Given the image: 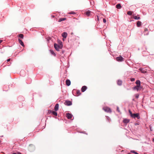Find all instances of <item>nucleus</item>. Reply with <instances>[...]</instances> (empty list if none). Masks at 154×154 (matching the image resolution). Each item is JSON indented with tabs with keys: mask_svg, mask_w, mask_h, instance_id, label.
<instances>
[{
	"mask_svg": "<svg viewBox=\"0 0 154 154\" xmlns=\"http://www.w3.org/2000/svg\"><path fill=\"white\" fill-rule=\"evenodd\" d=\"M103 22L104 23H106V20L105 19H103Z\"/></svg>",
	"mask_w": 154,
	"mask_h": 154,
	"instance_id": "nucleus-35",
	"label": "nucleus"
},
{
	"mask_svg": "<svg viewBox=\"0 0 154 154\" xmlns=\"http://www.w3.org/2000/svg\"><path fill=\"white\" fill-rule=\"evenodd\" d=\"M91 12L90 11H87L85 12V14L88 16H89L90 15Z\"/></svg>",
	"mask_w": 154,
	"mask_h": 154,
	"instance_id": "nucleus-13",
	"label": "nucleus"
},
{
	"mask_svg": "<svg viewBox=\"0 0 154 154\" xmlns=\"http://www.w3.org/2000/svg\"><path fill=\"white\" fill-rule=\"evenodd\" d=\"M66 116L67 117V113H66Z\"/></svg>",
	"mask_w": 154,
	"mask_h": 154,
	"instance_id": "nucleus-40",
	"label": "nucleus"
},
{
	"mask_svg": "<svg viewBox=\"0 0 154 154\" xmlns=\"http://www.w3.org/2000/svg\"><path fill=\"white\" fill-rule=\"evenodd\" d=\"M35 149V146L34 145L32 144H30L28 147V149L30 151H33Z\"/></svg>",
	"mask_w": 154,
	"mask_h": 154,
	"instance_id": "nucleus-3",
	"label": "nucleus"
},
{
	"mask_svg": "<svg viewBox=\"0 0 154 154\" xmlns=\"http://www.w3.org/2000/svg\"><path fill=\"white\" fill-rule=\"evenodd\" d=\"M140 88V86H139V87H137V85L134 88V90H137V91H138L139 90Z\"/></svg>",
	"mask_w": 154,
	"mask_h": 154,
	"instance_id": "nucleus-22",
	"label": "nucleus"
},
{
	"mask_svg": "<svg viewBox=\"0 0 154 154\" xmlns=\"http://www.w3.org/2000/svg\"><path fill=\"white\" fill-rule=\"evenodd\" d=\"M68 14H75V13L74 12L72 11L68 13Z\"/></svg>",
	"mask_w": 154,
	"mask_h": 154,
	"instance_id": "nucleus-29",
	"label": "nucleus"
},
{
	"mask_svg": "<svg viewBox=\"0 0 154 154\" xmlns=\"http://www.w3.org/2000/svg\"><path fill=\"white\" fill-rule=\"evenodd\" d=\"M148 31V29L146 28H145L144 29V32H146V31Z\"/></svg>",
	"mask_w": 154,
	"mask_h": 154,
	"instance_id": "nucleus-33",
	"label": "nucleus"
},
{
	"mask_svg": "<svg viewBox=\"0 0 154 154\" xmlns=\"http://www.w3.org/2000/svg\"><path fill=\"white\" fill-rule=\"evenodd\" d=\"M51 113L54 115L57 116V112L54 111H51Z\"/></svg>",
	"mask_w": 154,
	"mask_h": 154,
	"instance_id": "nucleus-18",
	"label": "nucleus"
},
{
	"mask_svg": "<svg viewBox=\"0 0 154 154\" xmlns=\"http://www.w3.org/2000/svg\"><path fill=\"white\" fill-rule=\"evenodd\" d=\"M76 93L78 96L80 95L81 94L79 90H77Z\"/></svg>",
	"mask_w": 154,
	"mask_h": 154,
	"instance_id": "nucleus-20",
	"label": "nucleus"
},
{
	"mask_svg": "<svg viewBox=\"0 0 154 154\" xmlns=\"http://www.w3.org/2000/svg\"><path fill=\"white\" fill-rule=\"evenodd\" d=\"M148 34H149L148 33H146V35H148Z\"/></svg>",
	"mask_w": 154,
	"mask_h": 154,
	"instance_id": "nucleus-42",
	"label": "nucleus"
},
{
	"mask_svg": "<svg viewBox=\"0 0 154 154\" xmlns=\"http://www.w3.org/2000/svg\"><path fill=\"white\" fill-rule=\"evenodd\" d=\"M106 118L108 120L109 122L110 121V118L108 116H106Z\"/></svg>",
	"mask_w": 154,
	"mask_h": 154,
	"instance_id": "nucleus-28",
	"label": "nucleus"
},
{
	"mask_svg": "<svg viewBox=\"0 0 154 154\" xmlns=\"http://www.w3.org/2000/svg\"><path fill=\"white\" fill-rule=\"evenodd\" d=\"M131 152L134 153L135 154H139L138 153H137V152H135L134 150H131Z\"/></svg>",
	"mask_w": 154,
	"mask_h": 154,
	"instance_id": "nucleus-25",
	"label": "nucleus"
},
{
	"mask_svg": "<svg viewBox=\"0 0 154 154\" xmlns=\"http://www.w3.org/2000/svg\"><path fill=\"white\" fill-rule=\"evenodd\" d=\"M72 104V102L71 101H68V106H70Z\"/></svg>",
	"mask_w": 154,
	"mask_h": 154,
	"instance_id": "nucleus-26",
	"label": "nucleus"
},
{
	"mask_svg": "<svg viewBox=\"0 0 154 154\" xmlns=\"http://www.w3.org/2000/svg\"><path fill=\"white\" fill-rule=\"evenodd\" d=\"M134 80H135V79H134V78H131V81L132 82H134Z\"/></svg>",
	"mask_w": 154,
	"mask_h": 154,
	"instance_id": "nucleus-32",
	"label": "nucleus"
},
{
	"mask_svg": "<svg viewBox=\"0 0 154 154\" xmlns=\"http://www.w3.org/2000/svg\"><path fill=\"white\" fill-rule=\"evenodd\" d=\"M97 19L98 21L99 20V17L98 16H97Z\"/></svg>",
	"mask_w": 154,
	"mask_h": 154,
	"instance_id": "nucleus-38",
	"label": "nucleus"
},
{
	"mask_svg": "<svg viewBox=\"0 0 154 154\" xmlns=\"http://www.w3.org/2000/svg\"><path fill=\"white\" fill-rule=\"evenodd\" d=\"M10 60H11V59L10 58L9 59H8L7 60V62H9V61H10Z\"/></svg>",
	"mask_w": 154,
	"mask_h": 154,
	"instance_id": "nucleus-37",
	"label": "nucleus"
},
{
	"mask_svg": "<svg viewBox=\"0 0 154 154\" xmlns=\"http://www.w3.org/2000/svg\"><path fill=\"white\" fill-rule=\"evenodd\" d=\"M87 88V87L86 86H83L81 88V91L82 92H84Z\"/></svg>",
	"mask_w": 154,
	"mask_h": 154,
	"instance_id": "nucleus-9",
	"label": "nucleus"
},
{
	"mask_svg": "<svg viewBox=\"0 0 154 154\" xmlns=\"http://www.w3.org/2000/svg\"><path fill=\"white\" fill-rule=\"evenodd\" d=\"M50 53H51V54L53 55H54V56H55L56 55V54H55L54 53V52L52 50H50Z\"/></svg>",
	"mask_w": 154,
	"mask_h": 154,
	"instance_id": "nucleus-24",
	"label": "nucleus"
},
{
	"mask_svg": "<svg viewBox=\"0 0 154 154\" xmlns=\"http://www.w3.org/2000/svg\"><path fill=\"white\" fill-rule=\"evenodd\" d=\"M133 12L131 11H128L127 12V14L129 15H131L132 14Z\"/></svg>",
	"mask_w": 154,
	"mask_h": 154,
	"instance_id": "nucleus-23",
	"label": "nucleus"
},
{
	"mask_svg": "<svg viewBox=\"0 0 154 154\" xmlns=\"http://www.w3.org/2000/svg\"><path fill=\"white\" fill-rule=\"evenodd\" d=\"M117 110L119 112H120V110L119 109V108L118 106H117Z\"/></svg>",
	"mask_w": 154,
	"mask_h": 154,
	"instance_id": "nucleus-31",
	"label": "nucleus"
},
{
	"mask_svg": "<svg viewBox=\"0 0 154 154\" xmlns=\"http://www.w3.org/2000/svg\"><path fill=\"white\" fill-rule=\"evenodd\" d=\"M139 70L140 71L142 72V73H145L146 72V71H145V70H144L143 69H142V68H140L139 69Z\"/></svg>",
	"mask_w": 154,
	"mask_h": 154,
	"instance_id": "nucleus-21",
	"label": "nucleus"
},
{
	"mask_svg": "<svg viewBox=\"0 0 154 154\" xmlns=\"http://www.w3.org/2000/svg\"><path fill=\"white\" fill-rule=\"evenodd\" d=\"M150 129L151 130V128H150Z\"/></svg>",
	"mask_w": 154,
	"mask_h": 154,
	"instance_id": "nucleus-47",
	"label": "nucleus"
},
{
	"mask_svg": "<svg viewBox=\"0 0 154 154\" xmlns=\"http://www.w3.org/2000/svg\"><path fill=\"white\" fill-rule=\"evenodd\" d=\"M74 117L73 116L69 113H68V119H71L73 120L74 119Z\"/></svg>",
	"mask_w": 154,
	"mask_h": 154,
	"instance_id": "nucleus-7",
	"label": "nucleus"
},
{
	"mask_svg": "<svg viewBox=\"0 0 154 154\" xmlns=\"http://www.w3.org/2000/svg\"><path fill=\"white\" fill-rule=\"evenodd\" d=\"M66 85H67V79L66 80Z\"/></svg>",
	"mask_w": 154,
	"mask_h": 154,
	"instance_id": "nucleus-36",
	"label": "nucleus"
},
{
	"mask_svg": "<svg viewBox=\"0 0 154 154\" xmlns=\"http://www.w3.org/2000/svg\"><path fill=\"white\" fill-rule=\"evenodd\" d=\"M2 42V40H0V43H1Z\"/></svg>",
	"mask_w": 154,
	"mask_h": 154,
	"instance_id": "nucleus-41",
	"label": "nucleus"
},
{
	"mask_svg": "<svg viewBox=\"0 0 154 154\" xmlns=\"http://www.w3.org/2000/svg\"><path fill=\"white\" fill-rule=\"evenodd\" d=\"M129 112L130 114L131 117L134 119L137 118V119H139L140 118V115L139 113H132L130 110H129Z\"/></svg>",
	"mask_w": 154,
	"mask_h": 154,
	"instance_id": "nucleus-1",
	"label": "nucleus"
},
{
	"mask_svg": "<svg viewBox=\"0 0 154 154\" xmlns=\"http://www.w3.org/2000/svg\"><path fill=\"white\" fill-rule=\"evenodd\" d=\"M136 83L137 85V87H139V86H140V81L139 80H137L136 82Z\"/></svg>",
	"mask_w": 154,
	"mask_h": 154,
	"instance_id": "nucleus-10",
	"label": "nucleus"
},
{
	"mask_svg": "<svg viewBox=\"0 0 154 154\" xmlns=\"http://www.w3.org/2000/svg\"><path fill=\"white\" fill-rule=\"evenodd\" d=\"M153 141H154V138L153 139Z\"/></svg>",
	"mask_w": 154,
	"mask_h": 154,
	"instance_id": "nucleus-43",
	"label": "nucleus"
},
{
	"mask_svg": "<svg viewBox=\"0 0 154 154\" xmlns=\"http://www.w3.org/2000/svg\"><path fill=\"white\" fill-rule=\"evenodd\" d=\"M70 84L71 82L68 79V86L70 85Z\"/></svg>",
	"mask_w": 154,
	"mask_h": 154,
	"instance_id": "nucleus-30",
	"label": "nucleus"
},
{
	"mask_svg": "<svg viewBox=\"0 0 154 154\" xmlns=\"http://www.w3.org/2000/svg\"><path fill=\"white\" fill-rule=\"evenodd\" d=\"M137 27H140L141 25V22L140 21H138L137 22Z\"/></svg>",
	"mask_w": 154,
	"mask_h": 154,
	"instance_id": "nucleus-14",
	"label": "nucleus"
},
{
	"mask_svg": "<svg viewBox=\"0 0 154 154\" xmlns=\"http://www.w3.org/2000/svg\"><path fill=\"white\" fill-rule=\"evenodd\" d=\"M124 59L121 56L116 58V60L118 62H121L124 61Z\"/></svg>",
	"mask_w": 154,
	"mask_h": 154,
	"instance_id": "nucleus-4",
	"label": "nucleus"
},
{
	"mask_svg": "<svg viewBox=\"0 0 154 154\" xmlns=\"http://www.w3.org/2000/svg\"><path fill=\"white\" fill-rule=\"evenodd\" d=\"M54 46L55 49L57 51H59L60 49L61 48L60 46L56 44H54Z\"/></svg>",
	"mask_w": 154,
	"mask_h": 154,
	"instance_id": "nucleus-6",
	"label": "nucleus"
},
{
	"mask_svg": "<svg viewBox=\"0 0 154 154\" xmlns=\"http://www.w3.org/2000/svg\"><path fill=\"white\" fill-rule=\"evenodd\" d=\"M66 18H60L59 20L58 21L59 22H61L63 21V20H66Z\"/></svg>",
	"mask_w": 154,
	"mask_h": 154,
	"instance_id": "nucleus-19",
	"label": "nucleus"
},
{
	"mask_svg": "<svg viewBox=\"0 0 154 154\" xmlns=\"http://www.w3.org/2000/svg\"><path fill=\"white\" fill-rule=\"evenodd\" d=\"M58 108H59V104L58 103H57L56 104L55 106L54 107V110L55 111H57L58 109Z\"/></svg>",
	"mask_w": 154,
	"mask_h": 154,
	"instance_id": "nucleus-11",
	"label": "nucleus"
},
{
	"mask_svg": "<svg viewBox=\"0 0 154 154\" xmlns=\"http://www.w3.org/2000/svg\"><path fill=\"white\" fill-rule=\"evenodd\" d=\"M122 82L121 80H118L117 81V84L119 85H122Z\"/></svg>",
	"mask_w": 154,
	"mask_h": 154,
	"instance_id": "nucleus-16",
	"label": "nucleus"
},
{
	"mask_svg": "<svg viewBox=\"0 0 154 154\" xmlns=\"http://www.w3.org/2000/svg\"><path fill=\"white\" fill-rule=\"evenodd\" d=\"M127 154H130V153H128Z\"/></svg>",
	"mask_w": 154,
	"mask_h": 154,
	"instance_id": "nucleus-44",
	"label": "nucleus"
},
{
	"mask_svg": "<svg viewBox=\"0 0 154 154\" xmlns=\"http://www.w3.org/2000/svg\"><path fill=\"white\" fill-rule=\"evenodd\" d=\"M18 41L19 43L23 47H24V45L22 41L19 39H18Z\"/></svg>",
	"mask_w": 154,
	"mask_h": 154,
	"instance_id": "nucleus-12",
	"label": "nucleus"
},
{
	"mask_svg": "<svg viewBox=\"0 0 154 154\" xmlns=\"http://www.w3.org/2000/svg\"><path fill=\"white\" fill-rule=\"evenodd\" d=\"M64 103L66 105H67V101L66 100Z\"/></svg>",
	"mask_w": 154,
	"mask_h": 154,
	"instance_id": "nucleus-34",
	"label": "nucleus"
},
{
	"mask_svg": "<svg viewBox=\"0 0 154 154\" xmlns=\"http://www.w3.org/2000/svg\"><path fill=\"white\" fill-rule=\"evenodd\" d=\"M52 17H54V16H52Z\"/></svg>",
	"mask_w": 154,
	"mask_h": 154,
	"instance_id": "nucleus-45",
	"label": "nucleus"
},
{
	"mask_svg": "<svg viewBox=\"0 0 154 154\" xmlns=\"http://www.w3.org/2000/svg\"><path fill=\"white\" fill-rule=\"evenodd\" d=\"M123 122L124 123L127 124L129 122L130 120L127 119H123Z\"/></svg>",
	"mask_w": 154,
	"mask_h": 154,
	"instance_id": "nucleus-8",
	"label": "nucleus"
},
{
	"mask_svg": "<svg viewBox=\"0 0 154 154\" xmlns=\"http://www.w3.org/2000/svg\"><path fill=\"white\" fill-rule=\"evenodd\" d=\"M116 8L118 9H120L121 8V6L120 4H118L116 5Z\"/></svg>",
	"mask_w": 154,
	"mask_h": 154,
	"instance_id": "nucleus-15",
	"label": "nucleus"
},
{
	"mask_svg": "<svg viewBox=\"0 0 154 154\" xmlns=\"http://www.w3.org/2000/svg\"><path fill=\"white\" fill-rule=\"evenodd\" d=\"M67 33L66 32H64L62 34V36L63 37V40L64 41L65 39L66 38L67 36Z\"/></svg>",
	"mask_w": 154,
	"mask_h": 154,
	"instance_id": "nucleus-5",
	"label": "nucleus"
},
{
	"mask_svg": "<svg viewBox=\"0 0 154 154\" xmlns=\"http://www.w3.org/2000/svg\"><path fill=\"white\" fill-rule=\"evenodd\" d=\"M17 154H21V153L20 152H18Z\"/></svg>",
	"mask_w": 154,
	"mask_h": 154,
	"instance_id": "nucleus-39",
	"label": "nucleus"
},
{
	"mask_svg": "<svg viewBox=\"0 0 154 154\" xmlns=\"http://www.w3.org/2000/svg\"><path fill=\"white\" fill-rule=\"evenodd\" d=\"M19 37L21 38H23V34H20L19 35Z\"/></svg>",
	"mask_w": 154,
	"mask_h": 154,
	"instance_id": "nucleus-27",
	"label": "nucleus"
},
{
	"mask_svg": "<svg viewBox=\"0 0 154 154\" xmlns=\"http://www.w3.org/2000/svg\"><path fill=\"white\" fill-rule=\"evenodd\" d=\"M137 97V98L138 97Z\"/></svg>",
	"mask_w": 154,
	"mask_h": 154,
	"instance_id": "nucleus-48",
	"label": "nucleus"
},
{
	"mask_svg": "<svg viewBox=\"0 0 154 154\" xmlns=\"http://www.w3.org/2000/svg\"><path fill=\"white\" fill-rule=\"evenodd\" d=\"M133 18L135 20H139L140 19L139 17H137V16H133Z\"/></svg>",
	"mask_w": 154,
	"mask_h": 154,
	"instance_id": "nucleus-17",
	"label": "nucleus"
},
{
	"mask_svg": "<svg viewBox=\"0 0 154 154\" xmlns=\"http://www.w3.org/2000/svg\"><path fill=\"white\" fill-rule=\"evenodd\" d=\"M1 142V141L0 140V143Z\"/></svg>",
	"mask_w": 154,
	"mask_h": 154,
	"instance_id": "nucleus-46",
	"label": "nucleus"
},
{
	"mask_svg": "<svg viewBox=\"0 0 154 154\" xmlns=\"http://www.w3.org/2000/svg\"><path fill=\"white\" fill-rule=\"evenodd\" d=\"M103 109L105 112H107L111 113L112 112V111L111 109L107 106H104L103 107Z\"/></svg>",
	"mask_w": 154,
	"mask_h": 154,
	"instance_id": "nucleus-2",
	"label": "nucleus"
}]
</instances>
